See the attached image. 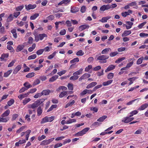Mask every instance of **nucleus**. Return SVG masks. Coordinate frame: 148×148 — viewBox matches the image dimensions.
<instances>
[{"label": "nucleus", "instance_id": "nucleus-1", "mask_svg": "<svg viewBox=\"0 0 148 148\" xmlns=\"http://www.w3.org/2000/svg\"><path fill=\"white\" fill-rule=\"evenodd\" d=\"M97 60H99V62L101 64H104L106 63L107 60L109 56L106 55H96Z\"/></svg>", "mask_w": 148, "mask_h": 148}, {"label": "nucleus", "instance_id": "nucleus-2", "mask_svg": "<svg viewBox=\"0 0 148 148\" xmlns=\"http://www.w3.org/2000/svg\"><path fill=\"white\" fill-rule=\"evenodd\" d=\"M130 115L129 116H127L123 117L121 120V122L122 123H127L131 121H133L134 118V117H132L134 115L133 114H131V112L130 113Z\"/></svg>", "mask_w": 148, "mask_h": 148}, {"label": "nucleus", "instance_id": "nucleus-3", "mask_svg": "<svg viewBox=\"0 0 148 148\" xmlns=\"http://www.w3.org/2000/svg\"><path fill=\"white\" fill-rule=\"evenodd\" d=\"M35 40L36 42H38L39 40H42L45 37H47V35L45 33L40 34H34Z\"/></svg>", "mask_w": 148, "mask_h": 148}, {"label": "nucleus", "instance_id": "nucleus-4", "mask_svg": "<svg viewBox=\"0 0 148 148\" xmlns=\"http://www.w3.org/2000/svg\"><path fill=\"white\" fill-rule=\"evenodd\" d=\"M45 100V99H41L37 100L33 103L32 107L34 109L38 107Z\"/></svg>", "mask_w": 148, "mask_h": 148}, {"label": "nucleus", "instance_id": "nucleus-5", "mask_svg": "<svg viewBox=\"0 0 148 148\" xmlns=\"http://www.w3.org/2000/svg\"><path fill=\"white\" fill-rule=\"evenodd\" d=\"M89 129L90 128L89 127H86L82 130V131L78 132L79 136H82L83 135L86 134V132H88Z\"/></svg>", "mask_w": 148, "mask_h": 148}, {"label": "nucleus", "instance_id": "nucleus-6", "mask_svg": "<svg viewBox=\"0 0 148 148\" xmlns=\"http://www.w3.org/2000/svg\"><path fill=\"white\" fill-rule=\"evenodd\" d=\"M36 7V4L32 5L30 4L28 5H25V9L27 10L28 11L31 9H33L35 8Z\"/></svg>", "mask_w": 148, "mask_h": 148}, {"label": "nucleus", "instance_id": "nucleus-7", "mask_svg": "<svg viewBox=\"0 0 148 148\" xmlns=\"http://www.w3.org/2000/svg\"><path fill=\"white\" fill-rule=\"evenodd\" d=\"M109 4L104 5L101 7L100 10L101 11L104 12L106 10L110 9Z\"/></svg>", "mask_w": 148, "mask_h": 148}, {"label": "nucleus", "instance_id": "nucleus-8", "mask_svg": "<svg viewBox=\"0 0 148 148\" xmlns=\"http://www.w3.org/2000/svg\"><path fill=\"white\" fill-rule=\"evenodd\" d=\"M90 76V75L88 73H85L82 75L79 79V81H81L82 79H86Z\"/></svg>", "mask_w": 148, "mask_h": 148}, {"label": "nucleus", "instance_id": "nucleus-9", "mask_svg": "<svg viewBox=\"0 0 148 148\" xmlns=\"http://www.w3.org/2000/svg\"><path fill=\"white\" fill-rule=\"evenodd\" d=\"M21 68L22 66L21 65H17L14 70L13 73L14 74H16L21 69Z\"/></svg>", "mask_w": 148, "mask_h": 148}, {"label": "nucleus", "instance_id": "nucleus-10", "mask_svg": "<svg viewBox=\"0 0 148 148\" xmlns=\"http://www.w3.org/2000/svg\"><path fill=\"white\" fill-rule=\"evenodd\" d=\"M89 27V26L88 25H83L80 26L79 27V30L82 31L83 30L86 29V28H88Z\"/></svg>", "mask_w": 148, "mask_h": 148}, {"label": "nucleus", "instance_id": "nucleus-11", "mask_svg": "<svg viewBox=\"0 0 148 148\" xmlns=\"http://www.w3.org/2000/svg\"><path fill=\"white\" fill-rule=\"evenodd\" d=\"M116 66L111 64L108 66V67L105 70V72L107 73L109 71H112L115 68Z\"/></svg>", "mask_w": 148, "mask_h": 148}, {"label": "nucleus", "instance_id": "nucleus-12", "mask_svg": "<svg viewBox=\"0 0 148 148\" xmlns=\"http://www.w3.org/2000/svg\"><path fill=\"white\" fill-rule=\"evenodd\" d=\"M97 84V83L96 82H92L88 85L86 87V88L87 89H89L90 88H92L95 86Z\"/></svg>", "mask_w": 148, "mask_h": 148}, {"label": "nucleus", "instance_id": "nucleus-13", "mask_svg": "<svg viewBox=\"0 0 148 148\" xmlns=\"http://www.w3.org/2000/svg\"><path fill=\"white\" fill-rule=\"evenodd\" d=\"M132 11L131 10H129L127 12H125L121 13L122 16L124 17H126L127 15H129L130 14L132 13Z\"/></svg>", "mask_w": 148, "mask_h": 148}, {"label": "nucleus", "instance_id": "nucleus-14", "mask_svg": "<svg viewBox=\"0 0 148 148\" xmlns=\"http://www.w3.org/2000/svg\"><path fill=\"white\" fill-rule=\"evenodd\" d=\"M148 106V104L147 103H145L142 105L140 107H139L138 108V110L140 111L144 110L147 108Z\"/></svg>", "mask_w": 148, "mask_h": 148}, {"label": "nucleus", "instance_id": "nucleus-15", "mask_svg": "<svg viewBox=\"0 0 148 148\" xmlns=\"http://www.w3.org/2000/svg\"><path fill=\"white\" fill-rule=\"evenodd\" d=\"M24 47L25 46L24 45H19L17 47L16 51L17 52L21 51L23 49Z\"/></svg>", "mask_w": 148, "mask_h": 148}, {"label": "nucleus", "instance_id": "nucleus-16", "mask_svg": "<svg viewBox=\"0 0 148 148\" xmlns=\"http://www.w3.org/2000/svg\"><path fill=\"white\" fill-rule=\"evenodd\" d=\"M79 10V8L77 7H71V12L72 13H75Z\"/></svg>", "mask_w": 148, "mask_h": 148}, {"label": "nucleus", "instance_id": "nucleus-17", "mask_svg": "<svg viewBox=\"0 0 148 148\" xmlns=\"http://www.w3.org/2000/svg\"><path fill=\"white\" fill-rule=\"evenodd\" d=\"M37 115L38 116H39L42 114L43 111L42 109V108L41 106H40L38 107L37 110Z\"/></svg>", "mask_w": 148, "mask_h": 148}, {"label": "nucleus", "instance_id": "nucleus-18", "mask_svg": "<svg viewBox=\"0 0 148 148\" xmlns=\"http://www.w3.org/2000/svg\"><path fill=\"white\" fill-rule=\"evenodd\" d=\"M30 86H26V87H25V86L22 87L19 90V92L20 93H21L24 92L30 88Z\"/></svg>", "mask_w": 148, "mask_h": 148}, {"label": "nucleus", "instance_id": "nucleus-19", "mask_svg": "<svg viewBox=\"0 0 148 148\" xmlns=\"http://www.w3.org/2000/svg\"><path fill=\"white\" fill-rule=\"evenodd\" d=\"M10 113V111L9 109L7 110L1 115V117H5L8 116Z\"/></svg>", "mask_w": 148, "mask_h": 148}, {"label": "nucleus", "instance_id": "nucleus-20", "mask_svg": "<svg viewBox=\"0 0 148 148\" xmlns=\"http://www.w3.org/2000/svg\"><path fill=\"white\" fill-rule=\"evenodd\" d=\"M131 33V30H125L122 34L121 36L122 37L126 36L130 34Z\"/></svg>", "mask_w": 148, "mask_h": 148}, {"label": "nucleus", "instance_id": "nucleus-21", "mask_svg": "<svg viewBox=\"0 0 148 148\" xmlns=\"http://www.w3.org/2000/svg\"><path fill=\"white\" fill-rule=\"evenodd\" d=\"M58 77V75H54L50 78L49 80V82H53L57 79Z\"/></svg>", "mask_w": 148, "mask_h": 148}, {"label": "nucleus", "instance_id": "nucleus-22", "mask_svg": "<svg viewBox=\"0 0 148 148\" xmlns=\"http://www.w3.org/2000/svg\"><path fill=\"white\" fill-rule=\"evenodd\" d=\"M137 78V77H136L128 78L127 79L130 81V83H129V85H130L132 84L133 83V81H134Z\"/></svg>", "mask_w": 148, "mask_h": 148}, {"label": "nucleus", "instance_id": "nucleus-23", "mask_svg": "<svg viewBox=\"0 0 148 148\" xmlns=\"http://www.w3.org/2000/svg\"><path fill=\"white\" fill-rule=\"evenodd\" d=\"M12 69H10L4 74V75L3 76V77H7L9 76L10 74L12 73Z\"/></svg>", "mask_w": 148, "mask_h": 148}, {"label": "nucleus", "instance_id": "nucleus-24", "mask_svg": "<svg viewBox=\"0 0 148 148\" xmlns=\"http://www.w3.org/2000/svg\"><path fill=\"white\" fill-rule=\"evenodd\" d=\"M39 16L38 13H35L30 17V19L31 20H34Z\"/></svg>", "mask_w": 148, "mask_h": 148}, {"label": "nucleus", "instance_id": "nucleus-25", "mask_svg": "<svg viewBox=\"0 0 148 148\" xmlns=\"http://www.w3.org/2000/svg\"><path fill=\"white\" fill-rule=\"evenodd\" d=\"M29 95L28 93L27 92L26 93L21 94L19 96H18V98L20 99L21 100L23 98L27 97Z\"/></svg>", "mask_w": 148, "mask_h": 148}, {"label": "nucleus", "instance_id": "nucleus-26", "mask_svg": "<svg viewBox=\"0 0 148 148\" xmlns=\"http://www.w3.org/2000/svg\"><path fill=\"white\" fill-rule=\"evenodd\" d=\"M111 18L110 16H107L103 17L100 20V21L102 23H105L107 22L108 20Z\"/></svg>", "mask_w": 148, "mask_h": 148}, {"label": "nucleus", "instance_id": "nucleus-27", "mask_svg": "<svg viewBox=\"0 0 148 148\" xmlns=\"http://www.w3.org/2000/svg\"><path fill=\"white\" fill-rule=\"evenodd\" d=\"M110 50H111L110 48H107L103 49L101 51V53L102 54H106L108 53Z\"/></svg>", "mask_w": 148, "mask_h": 148}, {"label": "nucleus", "instance_id": "nucleus-28", "mask_svg": "<svg viewBox=\"0 0 148 148\" xmlns=\"http://www.w3.org/2000/svg\"><path fill=\"white\" fill-rule=\"evenodd\" d=\"M8 53H3L2 54L1 57L0 58L1 59V61H3L4 60L5 58H8Z\"/></svg>", "mask_w": 148, "mask_h": 148}, {"label": "nucleus", "instance_id": "nucleus-29", "mask_svg": "<svg viewBox=\"0 0 148 148\" xmlns=\"http://www.w3.org/2000/svg\"><path fill=\"white\" fill-rule=\"evenodd\" d=\"M70 1V0H63L58 4V5H61L63 4H66Z\"/></svg>", "mask_w": 148, "mask_h": 148}, {"label": "nucleus", "instance_id": "nucleus-30", "mask_svg": "<svg viewBox=\"0 0 148 148\" xmlns=\"http://www.w3.org/2000/svg\"><path fill=\"white\" fill-rule=\"evenodd\" d=\"M113 80H108L106 82H103L102 83V85L103 86H108L112 83L113 82Z\"/></svg>", "mask_w": 148, "mask_h": 148}, {"label": "nucleus", "instance_id": "nucleus-31", "mask_svg": "<svg viewBox=\"0 0 148 148\" xmlns=\"http://www.w3.org/2000/svg\"><path fill=\"white\" fill-rule=\"evenodd\" d=\"M50 92V90L49 89L44 90L42 91L43 95H48Z\"/></svg>", "mask_w": 148, "mask_h": 148}, {"label": "nucleus", "instance_id": "nucleus-32", "mask_svg": "<svg viewBox=\"0 0 148 148\" xmlns=\"http://www.w3.org/2000/svg\"><path fill=\"white\" fill-rule=\"evenodd\" d=\"M35 73L34 72L29 73L26 75V77L27 78H31L35 76Z\"/></svg>", "mask_w": 148, "mask_h": 148}, {"label": "nucleus", "instance_id": "nucleus-33", "mask_svg": "<svg viewBox=\"0 0 148 148\" xmlns=\"http://www.w3.org/2000/svg\"><path fill=\"white\" fill-rule=\"evenodd\" d=\"M75 101L74 100H72L71 101H70L67 103L65 106V108H66L69 106H71L75 103Z\"/></svg>", "mask_w": 148, "mask_h": 148}, {"label": "nucleus", "instance_id": "nucleus-34", "mask_svg": "<svg viewBox=\"0 0 148 148\" xmlns=\"http://www.w3.org/2000/svg\"><path fill=\"white\" fill-rule=\"evenodd\" d=\"M67 95V91H63L61 92L59 95V97L61 98Z\"/></svg>", "mask_w": 148, "mask_h": 148}, {"label": "nucleus", "instance_id": "nucleus-35", "mask_svg": "<svg viewBox=\"0 0 148 148\" xmlns=\"http://www.w3.org/2000/svg\"><path fill=\"white\" fill-rule=\"evenodd\" d=\"M4 117H0V122H7L9 120V118H4Z\"/></svg>", "mask_w": 148, "mask_h": 148}, {"label": "nucleus", "instance_id": "nucleus-36", "mask_svg": "<svg viewBox=\"0 0 148 148\" xmlns=\"http://www.w3.org/2000/svg\"><path fill=\"white\" fill-rule=\"evenodd\" d=\"M107 117V116L106 115L103 116H102L100 117L99 118L97 119V121L100 122H103Z\"/></svg>", "mask_w": 148, "mask_h": 148}, {"label": "nucleus", "instance_id": "nucleus-37", "mask_svg": "<svg viewBox=\"0 0 148 148\" xmlns=\"http://www.w3.org/2000/svg\"><path fill=\"white\" fill-rule=\"evenodd\" d=\"M36 47V44L35 43L33 44L32 47H30L28 48V51L30 52L32 51L33 50H34L35 49Z\"/></svg>", "mask_w": 148, "mask_h": 148}, {"label": "nucleus", "instance_id": "nucleus-38", "mask_svg": "<svg viewBox=\"0 0 148 148\" xmlns=\"http://www.w3.org/2000/svg\"><path fill=\"white\" fill-rule=\"evenodd\" d=\"M76 121V120L75 119H70L69 120L66 121V124H69L73 123L75 122Z\"/></svg>", "mask_w": 148, "mask_h": 148}, {"label": "nucleus", "instance_id": "nucleus-39", "mask_svg": "<svg viewBox=\"0 0 148 148\" xmlns=\"http://www.w3.org/2000/svg\"><path fill=\"white\" fill-rule=\"evenodd\" d=\"M11 32L13 34L14 37L16 38L17 37V33L15 29H13L11 31Z\"/></svg>", "mask_w": 148, "mask_h": 148}, {"label": "nucleus", "instance_id": "nucleus-40", "mask_svg": "<svg viewBox=\"0 0 148 148\" xmlns=\"http://www.w3.org/2000/svg\"><path fill=\"white\" fill-rule=\"evenodd\" d=\"M14 19V17L12 14H10L8 16L7 19V21L8 22H10L12 21Z\"/></svg>", "mask_w": 148, "mask_h": 148}, {"label": "nucleus", "instance_id": "nucleus-41", "mask_svg": "<svg viewBox=\"0 0 148 148\" xmlns=\"http://www.w3.org/2000/svg\"><path fill=\"white\" fill-rule=\"evenodd\" d=\"M144 60V58L143 57H142L138 59L136 61V64L139 65L141 64L143 60Z\"/></svg>", "mask_w": 148, "mask_h": 148}, {"label": "nucleus", "instance_id": "nucleus-42", "mask_svg": "<svg viewBox=\"0 0 148 148\" xmlns=\"http://www.w3.org/2000/svg\"><path fill=\"white\" fill-rule=\"evenodd\" d=\"M61 89L62 90H67V88L64 86H59L58 88L56 90L59 92Z\"/></svg>", "mask_w": 148, "mask_h": 148}, {"label": "nucleus", "instance_id": "nucleus-43", "mask_svg": "<svg viewBox=\"0 0 148 148\" xmlns=\"http://www.w3.org/2000/svg\"><path fill=\"white\" fill-rule=\"evenodd\" d=\"M31 100V99L30 98H26L23 101V103L24 105H25Z\"/></svg>", "mask_w": 148, "mask_h": 148}, {"label": "nucleus", "instance_id": "nucleus-44", "mask_svg": "<svg viewBox=\"0 0 148 148\" xmlns=\"http://www.w3.org/2000/svg\"><path fill=\"white\" fill-rule=\"evenodd\" d=\"M48 116H46L44 118H43L42 119L41 121V123L43 124L45 123L46 122H48Z\"/></svg>", "mask_w": 148, "mask_h": 148}, {"label": "nucleus", "instance_id": "nucleus-45", "mask_svg": "<svg viewBox=\"0 0 148 148\" xmlns=\"http://www.w3.org/2000/svg\"><path fill=\"white\" fill-rule=\"evenodd\" d=\"M73 76H71L70 78V80H75L78 79L79 77L77 75H76L75 74H74V73L73 74Z\"/></svg>", "mask_w": 148, "mask_h": 148}, {"label": "nucleus", "instance_id": "nucleus-46", "mask_svg": "<svg viewBox=\"0 0 148 148\" xmlns=\"http://www.w3.org/2000/svg\"><path fill=\"white\" fill-rule=\"evenodd\" d=\"M57 107V105H52L48 109L47 111V112H49L51 111L54 108H55Z\"/></svg>", "mask_w": 148, "mask_h": 148}, {"label": "nucleus", "instance_id": "nucleus-47", "mask_svg": "<svg viewBox=\"0 0 148 148\" xmlns=\"http://www.w3.org/2000/svg\"><path fill=\"white\" fill-rule=\"evenodd\" d=\"M57 52L55 51L54 52L51 54L47 58L48 59H51L53 58L55 56Z\"/></svg>", "mask_w": 148, "mask_h": 148}, {"label": "nucleus", "instance_id": "nucleus-48", "mask_svg": "<svg viewBox=\"0 0 148 148\" xmlns=\"http://www.w3.org/2000/svg\"><path fill=\"white\" fill-rule=\"evenodd\" d=\"M84 54V52L82 50H80L77 51L76 54L77 56H82Z\"/></svg>", "mask_w": 148, "mask_h": 148}, {"label": "nucleus", "instance_id": "nucleus-49", "mask_svg": "<svg viewBox=\"0 0 148 148\" xmlns=\"http://www.w3.org/2000/svg\"><path fill=\"white\" fill-rule=\"evenodd\" d=\"M83 70V69L82 68H81L77 71L73 73L74 74H75L76 75H79L82 73Z\"/></svg>", "mask_w": 148, "mask_h": 148}, {"label": "nucleus", "instance_id": "nucleus-50", "mask_svg": "<svg viewBox=\"0 0 148 148\" xmlns=\"http://www.w3.org/2000/svg\"><path fill=\"white\" fill-rule=\"evenodd\" d=\"M24 6L23 5L18 6L16 7V10L17 11H21L24 8Z\"/></svg>", "mask_w": 148, "mask_h": 148}, {"label": "nucleus", "instance_id": "nucleus-51", "mask_svg": "<svg viewBox=\"0 0 148 148\" xmlns=\"http://www.w3.org/2000/svg\"><path fill=\"white\" fill-rule=\"evenodd\" d=\"M49 144L47 140H45L42 141L40 143V145H47Z\"/></svg>", "mask_w": 148, "mask_h": 148}, {"label": "nucleus", "instance_id": "nucleus-52", "mask_svg": "<svg viewBox=\"0 0 148 148\" xmlns=\"http://www.w3.org/2000/svg\"><path fill=\"white\" fill-rule=\"evenodd\" d=\"M36 54H33L32 55L29 56L28 58V60H31L32 59H34L36 57Z\"/></svg>", "mask_w": 148, "mask_h": 148}, {"label": "nucleus", "instance_id": "nucleus-53", "mask_svg": "<svg viewBox=\"0 0 148 148\" xmlns=\"http://www.w3.org/2000/svg\"><path fill=\"white\" fill-rule=\"evenodd\" d=\"M68 87L69 90H73V85L72 84L69 83L68 85Z\"/></svg>", "mask_w": 148, "mask_h": 148}, {"label": "nucleus", "instance_id": "nucleus-54", "mask_svg": "<svg viewBox=\"0 0 148 148\" xmlns=\"http://www.w3.org/2000/svg\"><path fill=\"white\" fill-rule=\"evenodd\" d=\"M125 58H126L125 57H123L121 58H119L118 59V60H116L115 61V62L116 63H119L120 62L125 60Z\"/></svg>", "mask_w": 148, "mask_h": 148}, {"label": "nucleus", "instance_id": "nucleus-55", "mask_svg": "<svg viewBox=\"0 0 148 148\" xmlns=\"http://www.w3.org/2000/svg\"><path fill=\"white\" fill-rule=\"evenodd\" d=\"M26 126H23L19 128V129L18 130L16 131V132L17 133H19L21 132L25 128Z\"/></svg>", "mask_w": 148, "mask_h": 148}, {"label": "nucleus", "instance_id": "nucleus-56", "mask_svg": "<svg viewBox=\"0 0 148 148\" xmlns=\"http://www.w3.org/2000/svg\"><path fill=\"white\" fill-rule=\"evenodd\" d=\"M40 83V81L38 79H36L33 82V86H35L38 84Z\"/></svg>", "mask_w": 148, "mask_h": 148}, {"label": "nucleus", "instance_id": "nucleus-57", "mask_svg": "<svg viewBox=\"0 0 148 148\" xmlns=\"http://www.w3.org/2000/svg\"><path fill=\"white\" fill-rule=\"evenodd\" d=\"M14 99H11L7 103L9 106H10L14 103Z\"/></svg>", "mask_w": 148, "mask_h": 148}, {"label": "nucleus", "instance_id": "nucleus-58", "mask_svg": "<svg viewBox=\"0 0 148 148\" xmlns=\"http://www.w3.org/2000/svg\"><path fill=\"white\" fill-rule=\"evenodd\" d=\"M79 61V59L78 58H75L73 60L70 61V62L71 64H73L75 62H78Z\"/></svg>", "mask_w": 148, "mask_h": 148}, {"label": "nucleus", "instance_id": "nucleus-59", "mask_svg": "<svg viewBox=\"0 0 148 148\" xmlns=\"http://www.w3.org/2000/svg\"><path fill=\"white\" fill-rule=\"evenodd\" d=\"M44 51L43 49H40L38 50L36 52V53L38 55H40Z\"/></svg>", "mask_w": 148, "mask_h": 148}, {"label": "nucleus", "instance_id": "nucleus-60", "mask_svg": "<svg viewBox=\"0 0 148 148\" xmlns=\"http://www.w3.org/2000/svg\"><path fill=\"white\" fill-rule=\"evenodd\" d=\"M114 74L113 73H110L107 75V78L108 79H111L112 78L114 77Z\"/></svg>", "mask_w": 148, "mask_h": 148}, {"label": "nucleus", "instance_id": "nucleus-61", "mask_svg": "<svg viewBox=\"0 0 148 148\" xmlns=\"http://www.w3.org/2000/svg\"><path fill=\"white\" fill-rule=\"evenodd\" d=\"M7 49L9 50H10L11 52H13L14 51V50L13 47L11 45H8L7 47Z\"/></svg>", "mask_w": 148, "mask_h": 148}, {"label": "nucleus", "instance_id": "nucleus-62", "mask_svg": "<svg viewBox=\"0 0 148 148\" xmlns=\"http://www.w3.org/2000/svg\"><path fill=\"white\" fill-rule=\"evenodd\" d=\"M102 86V85L101 84L97 85L93 88V92H94L96 91V90H97V89L101 88Z\"/></svg>", "mask_w": 148, "mask_h": 148}, {"label": "nucleus", "instance_id": "nucleus-63", "mask_svg": "<svg viewBox=\"0 0 148 148\" xmlns=\"http://www.w3.org/2000/svg\"><path fill=\"white\" fill-rule=\"evenodd\" d=\"M33 38L31 36H30L28 38V42L29 44H32L33 43Z\"/></svg>", "mask_w": 148, "mask_h": 148}, {"label": "nucleus", "instance_id": "nucleus-64", "mask_svg": "<svg viewBox=\"0 0 148 148\" xmlns=\"http://www.w3.org/2000/svg\"><path fill=\"white\" fill-rule=\"evenodd\" d=\"M20 14V12H14L13 13V16L15 18H16Z\"/></svg>", "mask_w": 148, "mask_h": 148}]
</instances>
